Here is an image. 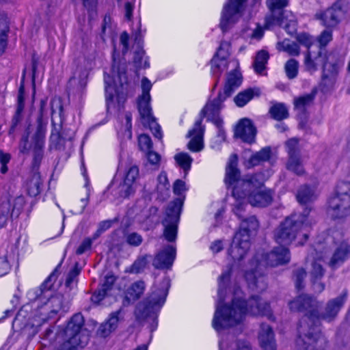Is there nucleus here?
Returning a JSON list of instances; mask_svg holds the SVG:
<instances>
[{
  "label": "nucleus",
  "instance_id": "5",
  "mask_svg": "<svg viewBox=\"0 0 350 350\" xmlns=\"http://www.w3.org/2000/svg\"><path fill=\"white\" fill-rule=\"evenodd\" d=\"M245 205L243 202H236L233 211L241 219L240 229L235 234L229 250V254L234 260H241L250 247V238L256 234L259 223L255 216L245 217L243 212Z\"/></svg>",
  "mask_w": 350,
  "mask_h": 350
},
{
  "label": "nucleus",
  "instance_id": "38",
  "mask_svg": "<svg viewBox=\"0 0 350 350\" xmlns=\"http://www.w3.org/2000/svg\"><path fill=\"white\" fill-rule=\"evenodd\" d=\"M211 72L215 77H219L228 66L227 59L215 55L211 60Z\"/></svg>",
  "mask_w": 350,
  "mask_h": 350
},
{
  "label": "nucleus",
  "instance_id": "13",
  "mask_svg": "<svg viewBox=\"0 0 350 350\" xmlns=\"http://www.w3.org/2000/svg\"><path fill=\"white\" fill-rule=\"evenodd\" d=\"M245 0H229L224 5L220 20V28L223 32L230 29L241 18Z\"/></svg>",
  "mask_w": 350,
  "mask_h": 350
},
{
  "label": "nucleus",
  "instance_id": "14",
  "mask_svg": "<svg viewBox=\"0 0 350 350\" xmlns=\"http://www.w3.org/2000/svg\"><path fill=\"white\" fill-rule=\"evenodd\" d=\"M181 210L179 200L170 203L166 210V218L163 221L165 227L164 236L168 241H174L176 237L177 225Z\"/></svg>",
  "mask_w": 350,
  "mask_h": 350
},
{
  "label": "nucleus",
  "instance_id": "45",
  "mask_svg": "<svg viewBox=\"0 0 350 350\" xmlns=\"http://www.w3.org/2000/svg\"><path fill=\"white\" fill-rule=\"evenodd\" d=\"M138 146L139 149L144 152L151 150L152 143L150 137L146 134L140 135L138 137Z\"/></svg>",
  "mask_w": 350,
  "mask_h": 350
},
{
  "label": "nucleus",
  "instance_id": "42",
  "mask_svg": "<svg viewBox=\"0 0 350 350\" xmlns=\"http://www.w3.org/2000/svg\"><path fill=\"white\" fill-rule=\"evenodd\" d=\"M176 163L186 172L191 167L192 158L187 154L181 152L175 155Z\"/></svg>",
  "mask_w": 350,
  "mask_h": 350
},
{
  "label": "nucleus",
  "instance_id": "28",
  "mask_svg": "<svg viewBox=\"0 0 350 350\" xmlns=\"http://www.w3.org/2000/svg\"><path fill=\"white\" fill-rule=\"evenodd\" d=\"M23 198L18 197L14 198L12 197L5 198L0 203V213H4L9 216L15 209L19 210L23 204Z\"/></svg>",
  "mask_w": 350,
  "mask_h": 350
},
{
  "label": "nucleus",
  "instance_id": "37",
  "mask_svg": "<svg viewBox=\"0 0 350 350\" xmlns=\"http://www.w3.org/2000/svg\"><path fill=\"white\" fill-rule=\"evenodd\" d=\"M271 156L269 148H262L259 152L252 155L247 162V166L251 167L257 165L260 162L268 161Z\"/></svg>",
  "mask_w": 350,
  "mask_h": 350
},
{
  "label": "nucleus",
  "instance_id": "29",
  "mask_svg": "<svg viewBox=\"0 0 350 350\" xmlns=\"http://www.w3.org/2000/svg\"><path fill=\"white\" fill-rule=\"evenodd\" d=\"M241 83V78L240 74L236 72H231L228 75L227 81L224 88L223 100H226L230 96L234 90L238 88Z\"/></svg>",
  "mask_w": 350,
  "mask_h": 350
},
{
  "label": "nucleus",
  "instance_id": "19",
  "mask_svg": "<svg viewBox=\"0 0 350 350\" xmlns=\"http://www.w3.org/2000/svg\"><path fill=\"white\" fill-rule=\"evenodd\" d=\"M223 94L219 92L217 97L214 100L206 103L201 111V116L206 117L208 120L213 122L217 126H219L221 120L219 117V111L222 107Z\"/></svg>",
  "mask_w": 350,
  "mask_h": 350
},
{
  "label": "nucleus",
  "instance_id": "60",
  "mask_svg": "<svg viewBox=\"0 0 350 350\" xmlns=\"http://www.w3.org/2000/svg\"><path fill=\"white\" fill-rule=\"evenodd\" d=\"M144 55V53L142 50H139V51H136L135 53L133 61H134L135 66L137 68H146V66H148V65H147V62L146 60L144 61V64L142 62V59H143Z\"/></svg>",
  "mask_w": 350,
  "mask_h": 350
},
{
  "label": "nucleus",
  "instance_id": "2",
  "mask_svg": "<svg viewBox=\"0 0 350 350\" xmlns=\"http://www.w3.org/2000/svg\"><path fill=\"white\" fill-rule=\"evenodd\" d=\"M291 311L306 312L309 316L303 318L298 327L299 337L296 340L297 350H325L327 340L322 336L314 321L317 316V301L306 295H300L288 302Z\"/></svg>",
  "mask_w": 350,
  "mask_h": 350
},
{
  "label": "nucleus",
  "instance_id": "54",
  "mask_svg": "<svg viewBox=\"0 0 350 350\" xmlns=\"http://www.w3.org/2000/svg\"><path fill=\"white\" fill-rule=\"evenodd\" d=\"M158 185L157 189L159 191L162 192L167 190L170 186L167 175L165 173H161L157 178Z\"/></svg>",
  "mask_w": 350,
  "mask_h": 350
},
{
  "label": "nucleus",
  "instance_id": "31",
  "mask_svg": "<svg viewBox=\"0 0 350 350\" xmlns=\"http://www.w3.org/2000/svg\"><path fill=\"white\" fill-rule=\"evenodd\" d=\"M317 195V190L314 187H310L305 185L298 190L297 199L299 203L306 204L314 200Z\"/></svg>",
  "mask_w": 350,
  "mask_h": 350
},
{
  "label": "nucleus",
  "instance_id": "64",
  "mask_svg": "<svg viewBox=\"0 0 350 350\" xmlns=\"http://www.w3.org/2000/svg\"><path fill=\"white\" fill-rule=\"evenodd\" d=\"M119 314L120 312L112 313L107 321L105 322V323L109 325L108 327L112 328L113 330H115L118 327V323L119 321Z\"/></svg>",
  "mask_w": 350,
  "mask_h": 350
},
{
  "label": "nucleus",
  "instance_id": "61",
  "mask_svg": "<svg viewBox=\"0 0 350 350\" xmlns=\"http://www.w3.org/2000/svg\"><path fill=\"white\" fill-rule=\"evenodd\" d=\"M24 85L21 83L18 90V107H17V113H20L24 108Z\"/></svg>",
  "mask_w": 350,
  "mask_h": 350
},
{
  "label": "nucleus",
  "instance_id": "34",
  "mask_svg": "<svg viewBox=\"0 0 350 350\" xmlns=\"http://www.w3.org/2000/svg\"><path fill=\"white\" fill-rule=\"evenodd\" d=\"M334 57L329 55L327 60L323 66V79H334L338 72V63L333 62Z\"/></svg>",
  "mask_w": 350,
  "mask_h": 350
},
{
  "label": "nucleus",
  "instance_id": "1",
  "mask_svg": "<svg viewBox=\"0 0 350 350\" xmlns=\"http://www.w3.org/2000/svg\"><path fill=\"white\" fill-rule=\"evenodd\" d=\"M238 157L232 154L226 169L225 183L233 185L232 193L236 202L247 201L253 206L265 207L269 205L273 200V194L269 189L264 187L262 174L247 175L239 178V171L237 169Z\"/></svg>",
  "mask_w": 350,
  "mask_h": 350
},
{
  "label": "nucleus",
  "instance_id": "43",
  "mask_svg": "<svg viewBox=\"0 0 350 350\" xmlns=\"http://www.w3.org/2000/svg\"><path fill=\"white\" fill-rule=\"evenodd\" d=\"M299 63L294 59H291L285 64L284 69L288 79H294L298 73Z\"/></svg>",
  "mask_w": 350,
  "mask_h": 350
},
{
  "label": "nucleus",
  "instance_id": "22",
  "mask_svg": "<svg viewBox=\"0 0 350 350\" xmlns=\"http://www.w3.org/2000/svg\"><path fill=\"white\" fill-rule=\"evenodd\" d=\"M175 256V248L167 246L157 254L152 265L157 269H169L172 265Z\"/></svg>",
  "mask_w": 350,
  "mask_h": 350
},
{
  "label": "nucleus",
  "instance_id": "7",
  "mask_svg": "<svg viewBox=\"0 0 350 350\" xmlns=\"http://www.w3.org/2000/svg\"><path fill=\"white\" fill-rule=\"evenodd\" d=\"M308 213L309 211L305 210L302 215L292 214L286 217L274 231L275 241L283 246H287L299 236H301L302 239L306 241L308 235L306 232L302 233L301 230L311 224L307 217Z\"/></svg>",
  "mask_w": 350,
  "mask_h": 350
},
{
  "label": "nucleus",
  "instance_id": "51",
  "mask_svg": "<svg viewBox=\"0 0 350 350\" xmlns=\"http://www.w3.org/2000/svg\"><path fill=\"white\" fill-rule=\"evenodd\" d=\"M97 238V236H94L93 238H85L78 247L76 253L81 255L85 252L90 250L92 247L93 241Z\"/></svg>",
  "mask_w": 350,
  "mask_h": 350
},
{
  "label": "nucleus",
  "instance_id": "30",
  "mask_svg": "<svg viewBox=\"0 0 350 350\" xmlns=\"http://www.w3.org/2000/svg\"><path fill=\"white\" fill-rule=\"evenodd\" d=\"M288 0H267V5L271 12V16L267 19V25L273 21V17L281 16L282 10L288 5Z\"/></svg>",
  "mask_w": 350,
  "mask_h": 350
},
{
  "label": "nucleus",
  "instance_id": "59",
  "mask_svg": "<svg viewBox=\"0 0 350 350\" xmlns=\"http://www.w3.org/2000/svg\"><path fill=\"white\" fill-rule=\"evenodd\" d=\"M10 161V155L8 153L4 152L3 150H0V163L1 164V172L2 174H5L8 171L7 163H8Z\"/></svg>",
  "mask_w": 350,
  "mask_h": 350
},
{
  "label": "nucleus",
  "instance_id": "47",
  "mask_svg": "<svg viewBox=\"0 0 350 350\" xmlns=\"http://www.w3.org/2000/svg\"><path fill=\"white\" fill-rule=\"evenodd\" d=\"M230 278V271H227L221 274V275L219 278V289H218V296L219 298V301H222L223 294L226 290V284L228 282Z\"/></svg>",
  "mask_w": 350,
  "mask_h": 350
},
{
  "label": "nucleus",
  "instance_id": "20",
  "mask_svg": "<svg viewBox=\"0 0 350 350\" xmlns=\"http://www.w3.org/2000/svg\"><path fill=\"white\" fill-rule=\"evenodd\" d=\"M268 27L278 25L282 27L288 33L293 34L297 28V20L295 16L291 12L285 11L281 16L273 17V21L269 22Z\"/></svg>",
  "mask_w": 350,
  "mask_h": 350
},
{
  "label": "nucleus",
  "instance_id": "58",
  "mask_svg": "<svg viewBox=\"0 0 350 350\" xmlns=\"http://www.w3.org/2000/svg\"><path fill=\"white\" fill-rule=\"evenodd\" d=\"M85 78L86 75H83V77H79L77 79L75 76L71 77L69 80V85L70 87L77 88H82L85 85Z\"/></svg>",
  "mask_w": 350,
  "mask_h": 350
},
{
  "label": "nucleus",
  "instance_id": "4",
  "mask_svg": "<svg viewBox=\"0 0 350 350\" xmlns=\"http://www.w3.org/2000/svg\"><path fill=\"white\" fill-rule=\"evenodd\" d=\"M45 280L41 286L28 293L30 300L38 301V310L31 318H29V323L33 327L40 326L48 319L56 314L63 307L64 297L62 295H51V289L57 277V269Z\"/></svg>",
  "mask_w": 350,
  "mask_h": 350
},
{
  "label": "nucleus",
  "instance_id": "11",
  "mask_svg": "<svg viewBox=\"0 0 350 350\" xmlns=\"http://www.w3.org/2000/svg\"><path fill=\"white\" fill-rule=\"evenodd\" d=\"M170 287V279L165 278L162 282V287L152 294L144 301L139 303L135 314L139 320H144L148 317L154 319L155 314L163 305Z\"/></svg>",
  "mask_w": 350,
  "mask_h": 350
},
{
  "label": "nucleus",
  "instance_id": "55",
  "mask_svg": "<svg viewBox=\"0 0 350 350\" xmlns=\"http://www.w3.org/2000/svg\"><path fill=\"white\" fill-rule=\"evenodd\" d=\"M228 350H251V347L247 341L238 340L232 343Z\"/></svg>",
  "mask_w": 350,
  "mask_h": 350
},
{
  "label": "nucleus",
  "instance_id": "27",
  "mask_svg": "<svg viewBox=\"0 0 350 350\" xmlns=\"http://www.w3.org/2000/svg\"><path fill=\"white\" fill-rule=\"evenodd\" d=\"M259 340L264 350H275L273 332L269 325L262 324L259 334Z\"/></svg>",
  "mask_w": 350,
  "mask_h": 350
},
{
  "label": "nucleus",
  "instance_id": "49",
  "mask_svg": "<svg viewBox=\"0 0 350 350\" xmlns=\"http://www.w3.org/2000/svg\"><path fill=\"white\" fill-rule=\"evenodd\" d=\"M306 276V272L303 268H299L294 272L295 287L301 290L304 287V279Z\"/></svg>",
  "mask_w": 350,
  "mask_h": 350
},
{
  "label": "nucleus",
  "instance_id": "9",
  "mask_svg": "<svg viewBox=\"0 0 350 350\" xmlns=\"http://www.w3.org/2000/svg\"><path fill=\"white\" fill-rule=\"evenodd\" d=\"M327 213L333 219H342L350 215V183L339 182L334 193L327 202Z\"/></svg>",
  "mask_w": 350,
  "mask_h": 350
},
{
  "label": "nucleus",
  "instance_id": "8",
  "mask_svg": "<svg viewBox=\"0 0 350 350\" xmlns=\"http://www.w3.org/2000/svg\"><path fill=\"white\" fill-rule=\"evenodd\" d=\"M106 103L107 107L113 101L114 96L118 103L124 100L127 94L128 79L124 64L112 66L111 77H105Z\"/></svg>",
  "mask_w": 350,
  "mask_h": 350
},
{
  "label": "nucleus",
  "instance_id": "16",
  "mask_svg": "<svg viewBox=\"0 0 350 350\" xmlns=\"http://www.w3.org/2000/svg\"><path fill=\"white\" fill-rule=\"evenodd\" d=\"M286 148L288 154L286 163V168L297 175L304 173L302 160L300 157L299 142L295 138H292L286 142Z\"/></svg>",
  "mask_w": 350,
  "mask_h": 350
},
{
  "label": "nucleus",
  "instance_id": "6",
  "mask_svg": "<svg viewBox=\"0 0 350 350\" xmlns=\"http://www.w3.org/2000/svg\"><path fill=\"white\" fill-rule=\"evenodd\" d=\"M291 260L290 252L285 246L275 247L270 253L265 255L262 261L256 260L255 271L247 272L245 280L248 282L249 287L253 290L262 291L266 288L267 283L265 278L258 273V269L267 265L271 267H276L285 265Z\"/></svg>",
  "mask_w": 350,
  "mask_h": 350
},
{
  "label": "nucleus",
  "instance_id": "32",
  "mask_svg": "<svg viewBox=\"0 0 350 350\" xmlns=\"http://www.w3.org/2000/svg\"><path fill=\"white\" fill-rule=\"evenodd\" d=\"M145 288L146 285L144 281L135 282L126 289V299L131 301L138 299L144 294Z\"/></svg>",
  "mask_w": 350,
  "mask_h": 350
},
{
  "label": "nucleus",
  "instance_id": "40",
  "mask_svg": "<svg viewBox=\"0 0 350 350\" xmlns=\"http://www.w3.org/2000/svg\"><path fill=\"white\" fill-rule=\"evenodd\" d=\"M268 59L269 54L267 51L261 50L257 53L254 63V68L257 73H262L265 68V65L267 63Z\"/></svg>",
  "mask_w": 350,
  "mask_h": 350
},
{
  "label": "nucleus",
  "instance_id": "21",
  "mask_svg": "<svg viewBox=\"0 0 350 350\" xmlns=\"http://www.w3.org/2000/svg\"><path fill=\"white\" fill-rule=\"evenodd\" d=\"M234 136L245 142H253L256 136V129L252 122L247 118L240 120L235 129Z\"/></svg>",
  "mask_w": 350,
  "mask_h": 350
},
{
  "label": "nucleus",
  "instance_id": "36",
  "mask_svg": "<svg viewBox=\"0 0 350 350\" xmlns=\"http://www.w3.org/2000/svg\"><path fill=\"white\" fill-rule=\"evenodd\" d=\"M259 95V90L257 89H247L239 92L234 98V103L238 107H243L255 96Z\"/></svg>",
  "mask_w": 350,
  "mask_h": 350
},
{
  "label": "nucleus",
  "instance_id": "24",
  "mask_svg": "<svg viewBox=\"0 0 350 350\" xmlns=\"http://www.w3.org/2000/svg\"><path fill=\"white\" fill-rule=\"evenodd\" d=\"M201 124L202 120L196 121L193 129L189 132L191 139L188 144V148L193 152H199L203 148L204 129Z\"/></svg>",
  "mask_w": 350,
  "mask_h": 350
},
{
  "label": "nucleus",
  "instance_id": "17",
  "mask_svg": "<svg viewBox=\"0 0 350 350\" xmlns=\"http://www.w3.org/2000/svg\"><path fill=\"white\" fill-rule=\"evenodd\" d=\"M324 256L321 253L316 252L315 256H312V267L310 271V280L312 284L313 290L316 293H321L324 288V284L321 282V278L324 275L325 270L321 263Z\"/></svg>",
  "mask_w": 350,
  "mask_h": 350
},
{
  "label": "nucleus",
  "instance_id": "15",
  "mask_svg": "<svg viewBox=\"0 0 350 350\" xmlns=\"http://www.w3.org/2000/svg\"><path fill=\"white\" fill-rule=\"evenodd\" d=\"M84 319L81 314H75L70 319L64 329V334L66 339L77 340V342L86 344L88 336L85 334L83 329Z\"/></svg>",
  "mask_w": 350,
  "mask_h": 350
},
{
  "label": "nucleus",
  "instance_id": "48",
  "mask_svg": "<svg viewBox=\"0 0 350 350\" xmlns=\"http://www.w3.org/2000/svg\"><path fill=\"white\" fill-rule=\"evenodd\" d=\"M84 345L85 344L78 342L77 340L64 338V340L59 345L57 350H77L78 347H83Z\"/></svg>",
  "mask_w": 350,
  "mask_h": 350
},
{
  "label": "nucleus",
  "instance_id": "46",
  "mask_svg": "<svg viewBox=\"0 0 350 350\" xmlns=\"http://www.w3.org/2000/svg\"><path fill=\"white\" fill-rule=\"evenodd\" d=\"M150 256H144L137 259L131 267V272L137 273L141 272L148 262Z\"/></svg>",
  "mask_w": 350,
  "mask_h": 350
},
{
  "label": "nucleus",
  "instance_id": "12",
  "mask_svg": "<svg viewBox=\"0 0 350 350\" xmlns=\"http://www.w3.org/2000/svg\"><path fill=\"white\" fill-rule=\"evenodd\" d=\"M344 16L342 3L336 1L325 10L317 12L314 18L326 29H334L340 23Z\"/></svg>",
  "mask_w": 350,
  "mask_h": 350
},
{
  "label": "nucleus",
  "instance_id": "53",
  "mask_svg": "<svg viewBox=\"0 0 350 350\" xmlns=\"http://www.w3.org/2000/svg\"><path fill=\"white\" fill-rule=\"evenodd\" d=\"M230 47L228 42H221L215 55L227 59L230 55Z\"/></svg>",
  "mask_w": 350,
  "mask_h": 350
},
{
  "label": "nucleus",
  "instance_id": "63",
  "mask_svg": "<svg viewBox=\"0 0 350 350\" xmlns=\"http://www.w3.org/2000/svg\"><path fill=\"white\" fill-rule=\"evenodd\" d=\"M79 274V270L77 268L72 269L66 280V286L68 287H71L72 283L76 280L77 277Z\"/></svg>",
  "mask_w": 350,
  "mask_h": 350
},
{
  "label": "nucleus",
  "instance_id": "18",
  "mask_svg": "<svg viewBox=\"0 0 350 350\" xmlns=\"http://www.w3.org/2000/svg\"><path fill=\"white\" fill-rule=\"evenodd\" d=\"M347 292L343 291L338 297L329 300L318 319H322L327 321H332L343 307L347 301Z\"/></svg>",
  "mask_w": 350,
  "mask_h": 350
},
{
  "label": "nucleus",
  "instance_id": "35",
  "mask_svg": "<svg viewBox=\"0 0 350 350\" xmlns=\"http://www.w3.org/2000/svg\"><path fill=\"white\" fill-rule=\"evenodd\" d=\"M42 183L40 174L38 172L33 173L26 184L29 195L31 196L38 195L40 193Z\"/></svg>",
  "mask_w": 350,
  "mask_h": 350
},
{
  "label": "nucleus",
  "instance_id": "62",
  "mask_svg": "<svg viewBox=\"0 0 350 350\" xmlns=\"http://www.w3.org/2000/svg\"><path fill=\"white\" fill-rule=\"evenodd\" d=\"M107 289L102 288L99 289L98 291L95 292L91 297V300L92 302L95 304H98L101 300H103L105 297L107 295Z\"/></svg>",
  "mask_w": 350,
  "mask_h": 350
},
{
  "label": "nucleus",
  "instance_id": "3",
  "mask_svg": "<svg viewBox=\"0 0 350 350\" xmlns=\"http://www.w3.org/2000/svg\"><path fill=\"white\" fill-rule=\"evenodd\" d=\"M234 294L237 297L233 299L231 306L221 308L217 305L213 319V327L216 330L240 323L247 313L265 315L269 319L271 317L269 305L258 296L252 297L245 304L239 297V292H235Z\"/></svg>",
  "mask_w": 350,
  "mask_h": 350
},
{
  "label": "nucleus",
  "instance_id": "41",
  "mask_svg": "<svg viewBox=\"0 0 350 350\" xmlns=\"http://www.w3.org/2000/svg\"><path fill=\"white\" fill-rule=\"evenodd\" d=\"M314 94H308L294 99L295 108L300 111H304L305 109L309 107L313 102Z\"/></svg>",
  "mask_w": 350,
  "mask_h": 350
},
{
  "label": "nucleus",
  "instance_id": "33",
  "mask_svg": "<svg viewBox=\"0 0 350 350\" xmlns=\"http://www.w3.org/2000/svg\"><path fill=\"white\" fill-rule=\"evenodd\" d=\"M276 48L279 51L285 52L290 56H299L301 52L299 44L289 40L278 42Z\"/></svg>",
  "mask_w": 350,
  "mask_h": 350
},
{
  "label": "nucleus",
  "instance_id": "50",
  "mask_svg": "<svg viewBox=\"0 0 350 350\" xmlns=\"http://www.w3.org/2000/svg\"><path fill=\"white\" fill-rule=\"evenodd\" d=\"M142 241V237L137 232L129 233L126 236V242L131 246L137 247L141 245Z\"/></svg>",
  "mask_w": 350,
  "mask_h": 350
},
{
  "label": "nucleus",
  "instance_id": "10",
  "mask_svg": "<svg viewBox=\"0 0 350 350\" xmlns=\"http://www.w3.org/2000/svg\"><path fill=\"white\" fill-rule=\"evenodd\" d=\"M152 83L146 77L142 80V94L138 98V111L140 115L141 122L146 127H148L154 136L159 139L162 138L161 127L157 124L152 113V109L150 105V90Z\"/></svg>",
  "mask_w": 350,
  "mask_h": 350
},
{
  "label": "nucleus",
  "instance_id": "23",
  "mask_svg": "<svg viewBox=\"0 0 350 350\" xmlns=\"http://www.w3.org/2000/svg\"><path fill=\"white\" fill-rule=\"evenodd\" d=\"M139 177V168L136 165L131 166L125 174L123 183L120 185L122 197H127L133 192V184Z\"/></svg>",
  "mask_w": 350,
  "mask_h": 350
},
{
  "label": "nucleus",
  "instance_id": "56",
  "mask_svg": "<svg viewBox=\"0 0 350 350\" xmlns=\"http://www.w3.org/2000/svg\"><path fill=\"white\" fill-rule=\"evenodd\" d=\"M146 156L148 162L150 165L155 166L156 167L159 166L161 160V157L157 152L152 151L151 150L146 152Z\"/></svg>",
  "mask_w": 350,
  "mask_h": 350
},
{
  "label": "nucleus",
  "instance_id": "52",
  "mask_svg": "<svg viewBox=\"0 0 350 350\" xmlns=\"http://www.w3.org/2000/svg\"><path fill=\"white\" fill-rule=\"evenodd\" d=\"M332 40V29L323 30L318 37V41L321 46H325Z\"/></svg>",
  "mask_w": 350,
  "mask_h": 350
},
{
  "label": "nucleus",
  "instance_id": "26",
  "mask_svg": "<svg viewBox=\"0 0 350 350\" xmlns=\"http://www.w3.org/2000/svg\"><path fill=\"white\" fill-rule=\"evenodd\" d=\"M349 254L350 244L347 241H341L330 260L329 265L334 268L340 266L348 258Z\"/></svg>",
  "mask_w": 350,
  "mask_h": 350
},
{
  "label": "nucleus",
  "instance_id": "25",
  "mask_svg": "<svg viewBox=\"0 0 350 350\" xmlns=\"http://www.w3.org/2000/svg\"><path fill=\"white\" fill-rule=\"evenodd\" d=\"M327 56L323 54L321 50L317 53L308 51L305 55L304 65L307 71L312 73L317 70L318 67L323 66Z\"/></svg>",
  "mask_w": 350,
  "mask_h": 350
},
{
  "label": "nucleus",
  "instance_id": "44",
  "mask_svg": "<svg viewBox=\"0 0 350 350\" xmlns=\"http://www.w3.org/2000/svg\"><path fill=\"white\" fill-rule=\"evenodd\" d=\"M8 31L7 21L0 18V55L4 52L6 46V32Z\"/></svg>",
  "mask_w": 350,
  "mask_h": 350
},
{
  "label": "nucleus",
  "instance_id": "39",
  "mask_svg": "<svg viewBox=\"0 0 350 350\" xmlns=\"http://www.w3.org/2000/svg\"><path fill=\"white\" fill-rule=\"evenodd\" d=\"M269 113L273 118L277 120H282L287 118L288 112L286 107L282 103L273 105L269 109Z\"/></svg>",
  "mask_w": 350,
  "mask_h": 350
},
{
  "label": "nucleus",
  "instance_id": "57",
  "mask_svg": "<svg viewBox=\"0 0 350 350\" xmlns=\"http://www.w3.org/2000/svg\"><path fill=\"white\" fill-rule=\"evenodd\" d=\"M297 40L299 43L307 48H310V46L313 43L312 37L306 33H301L298 34L297 36Z\"/></svg>",
  "mask_w": 350,
  "mask_h": 350
}]
</instances>
